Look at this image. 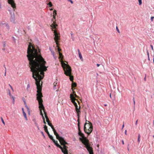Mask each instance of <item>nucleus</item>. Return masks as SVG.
I'll return each instance as SVG.
<instances>
[{
    "label": "nucleus",
    "mask_w": 154,
    "mask_h": 154,
    "mask_svg": "<svg viewBox=\"0 0 154 154\" xmlns=\"http://www.w3.org/2000/svg\"><path fill=\"white\" fill-rule=\"evenodd\" d=\"M46 63V62H29V67L31 69V71L32 72V77L36 81L37 89V99L38 102L40 114L42 117L44 124H46V122L42 110L43 111L44 113L46 112L42 103L43 101L42 98L43 96L41 93L42 86L40 85V82L44 76V72L47 70V67L45 66Z\"/></svg>",
    "instance_id": "1"
},
{
    "label": "nucleus",
    "mask_w": 154,
    "mask_h": 154,
    "mask_svg": "<svg viewBox=\"0 0 154 154\" xmlns=\"http://www.w3.org/2000/svg\"><path fill=\"white\" fill-rule=\"evenodd\" d=\"M59 137L62 138V140H59V138L58 139L57 138V139L59 140L61 145L62 146H60L58 143L57 141H56L54 140H53V141L57 147L61 149L62 152L64 154H67V149L66 146L65 145V144H67V143L66 142L63 138L60 137V136Z\"/></svg>",
    "instance_id": "2"
},
{
    "label": "nucleus",
    "mask_w": 154,
    "mask_h": 154,
    "mask_svg": "<svg viewBox=\"0 0 154 154\" xmlns=\"http://www.w3.org/2000/svg\"><path fill=\"white\" fill-rule=\"evenodd\" d=\"M59 137L62 138V140H59V138L58 139L57 138V139L59 140L61 145L62 146H60L58 143L57 141H56L54 140H53V141L57 147L61 149L62 152L64 154H67V149L66 146L65 145V144H67V143L66 142L63 138L60 137V136Z\"/></svg>",
    "instance_id": "3"
},
{
    "label": "nucleus",
    "mask_w": 154,
    "mask_h": 154,
    "mask_svg": "<svg viewBox=\"0 0 154 154\" xmlns=\"http://www.w3.org/2000/svg\"><path fill=\"white\" fill-rule=\"evenodd\" d=\"M51 20L53 22V23L51 25V26L53 28L52 30L54 31V39L57 45V47H58V40H60V35L56 31L53 30V29H57V25L56 23L55 19H54L53 18Z\"/></svg>",
    "instance_id": "4"
},
{
    "label": "nucleus",
    "mask_w": 154,
    "mask_h": 154,
    "mask_svg": "<svg viewBox=\"0 0 154 154\" xmlns=\"http://www.w3.org/2000/svg\"><path fill=\"white\" fill-rule=\"evenodd\" d=\"M89 123L85 122L84 125V130L85 133L88 135H90L93 131V126L92 123L89 121H88Z\"/></svg>",
    "instance_id": "5"
},
{
    "label": "nucleus",
    "mask_w": 154,
    "mask_h": 154,
    "mask_svg": "<svg viewBox=\"0 0 154 154\" xmlns=\"http://www.w3.org/2000/svg\"><path fill=\"white\" fill-rule=\"evenodd\" d=\"M45 116L46 119V122H48V125L51 126L52 128L53 131L54 132V135L56 136V138L58 139H59V140H62V139L61 138H60L59 137V135L57 134V133L56 132V131L54 128L53 125H52V124L50 122L49 119L48 117V116L47 115V114L46 112H44Z\"/></svg>",
    "instance_id": "6"
},
{
    "label": "nucleus",
    "mask_w": 154,
    "mask_h": 154,
    "mask_svg": "<svg viewBox=\"0 0 154 154\" xmlns=\"http://www.w3.org/2000/svg\"><path fill=\"white\" fill-rule=\"evenodd\" d=\"M79 140L82 141L83 143L85 146V148L87 149L88 151L93 149L92 147H91L88 143V141L87 140L85 135L84 137H79Z\"/></svg>",
    "instance_id": "7"
},
{
    "label": "nucleus",
    "mask_w": 154,
    "mask_h": 154,
    "mask_svg": "<svg viewBox=\"0 0 154 154\" xmlns=\"http://www.w3.org/2000/svg\"><path fill=\"white\" fill-rule=\"evenodd\" d=\"M72 69L71 67L68 64V77L71 82L73 81L74 77L72 75Z\"/></svg>",
    "instance_id": "8"
},
{
    "label": "nucleus",
    "mask_w": 154,
    "mask_h": 154,
    "mask_svg": "<svg viewBox=\"0 0 154 154\" xmlns=\"http://www.w3.org/2000/svg\"><path fill=\"white\" fill-rule=\"evenodd\" d=\"M66 62L67 63V64L65 63L64 61L62 60L61 61V64L64 71V74L67 76V62Z\"/></svg>",
    "instance_id": "9"
},
{
    "label": "nucleus",
    "mask_w": 154,
    "mask_h": 154,
    "mask_svg": "<svg viewBox=\"0 0 154 154\" xmlns=\"http://www.w3.org/2000/svg\"><path fill=\"white\" fill-rule=\"evenodd\" d=\"M8 2L11 5V7L13 8L14 10L15 11V9H16V5L14 0H8Z\"/></svg>",
    "instance_id": "10"
},
{
    "label": "nucleus",
    "mask_w": 154,
    "mask_h": 154,
    "mask_svg": "<svg viewBox=\"0 0 154 154\" xmlns=\"http://www.w3.org/2000/svg\"><path fill=\"white\" fill-rule=\"evenodd\" d=\"M72 95H71L70 97V100L72 102L74 105L75 108L78 107L77 103L75 102V100H77L78 101V100L76 99L75 97H73Z\"/></svg>",
    "instance_id": "11"
},
{
    "label": "nucleus",
    "mask_w": 154,
    "mask_h": 154,
    "mask_svg": "<svg viewBox=\"0 0 154 154\" xmlns=\"http://www.w3.org/2000/svg\"><path fill=\"white\" fill-rule=\"evenodd\" d=\"M77 125L78 129V135L81 137H84V134L82 132V131L81 130V126H80V124H78Z\"/></svg>",
    "instance_id": "12"
},
{
    "label": "nucleus",
    "mask_w": 154,
    "mask_h": 154,
    "mask_svg": "<svg viewBox=\"0 0 154 154\" xmlns=\"http://www.w3.org/2000/svg\"><path fill=\"white\" fill-rule=\"evenodd\" d=\"M1 25L3 26V27H5L7 29L9 30V26L8 23H1Z\"/></svg>",
    "instance_id": "13"
},
{
    "label": "nucleus",
    "mask_w": 154,
    "mask_h": 154,
    "mask_svg": "<svg viewBox=\"0 0 154 154\" xmlns=\"http://www.w3.org/2000/svg\"><path fill=\"white\" fill-rule=\"evenodd\" d=\"M71 89L72 91V93L70 94V96L72 95V97H73L75 98V97H77L78 96L76 95L75 91H74V89H72V88H71Z\"/></svg>",
    "instance_id": "14"
},
{
    "label": "nucleus",
    "mask_w": 154,
    "mask_h": 154,
    "mask_svg": "<svg viewBox=\"0 0 154 154\" xmlns=\"http://www.w3.org/2000/svg\"><path fill=\"white\" fill-rule=\"evenodd\" d=\"M72 82L71 88H72V89H75V88L77 86V84L76 82H74V81Z\"/></svg>",
    "instance_id": "15"
},
{
    "label": "nucleus",
    "mask_w": 154,
    "mask_h": 154,
    "mask_svg": "<svg viewBox=\"0 0 154 154\" xmlns=\"http://www.w3.org/2000/svg\"><path fill=\"white\" fill-rule=\"evenodd\" d=\"M80 106H79V108H78V107L75 108L77 114L81 113V111H80Z\"/></svg>",
    "instance_id": "16"
},
{
    "label": "nucleus",
    "mask_w": 154,
    "mask_h": 154,
    "mask_svg": "<svg viewBox=\"0 0 154 154\" xmlns=\"http://www.w3.org/2000/svg\"><path fill=\"white\" fill-rule=\"evenodd\" d=\"M22 110L23 114V115L24 116V118H25L26 120H27V118L26 115V113L24 111V109L23 108H22Z\"/></svg>",
    "instance_id": "17"
},
{
    "label": "nucleus",
    "mask_w": 154,
    "mask_h": 154,
    "mask_svg": "<svg viewBox=\"0 0 154 154\" xmlns=\"http://www.w3.org/2000/svg\"><path fill=\"white\" fill-rule=\"evenodd\" d=\"M58 51H59V56H60V57L59 58H61V60H62L63 55H62V54L60 52V51L61 50V49L60 48H58Z\"/></svg>",
    "instance_id": "18"
},
{
    "label": "nucleus",
    "mask_w": 154,
    "mask_h": 154,
    "mask_svg": "<svg viewBox=\"0 0 154 154\" xmlns=\"http://www.w3.org/2000/svg\"><path fill=\"white\" fill-rule=\"evenodd\" d=\"M57 11L56 10H54L53 13V17L54 19H55L56 16L57 15Z\"/></svg>",
    "instance_id": "19"
},
{
    "label": "nucleus",
    "mask_w": 154,
    "mask_h": 154,
    "mask_svg": "<svg viewBox=\"0 0 154 154\" xmlns=\"http://www.w3.org/2000/svg\"><path fill=\"white\" fill-rule=\"evenodd\" d=\"M8 93H9V96L13 99V101L14 102V97H13V96H12V95L11 94V91L9 90H8Z\"/></svg>",
    "instance_id": "20"
},
{
    "label": "nucleus",
    "mask_w": 154,
    "mask_h": 154,
    "mask_svg": "<svg viewBox=\"0 0 154 154\" xmlns=\"http://www.w3.org/2000/svg\"><path fill=\"white\" fill-rule=\"evenodd\" d=\"M59 88V85H57V86L54 85V90H56L57 91L58 90V89Z\"/></svg>",
    "instance_id": "21"
},
{
    "label": "nucleus",
    "mask_w": 154,
    "mask_h": 154,
    "mask_svg": "<svg viewBox=\"0 0 154 154\" xmlns=\"http://www.w3.org/2000/svg\"><path fill=\"white\" fill-rule=\"evenodd\" d=\"M79 54V57L80 59H81V60L82 61H83V57H82L81 54L79 53V54Z\"/></svg>",
    "instance_id": "22"
},
{
    "label": "nucleus",
    "mask_w": 154,
    "mask_h": 154,
    "mask_svg": "<svg viewBox=\"0 0 154 154\" xmlns=\"http://www.w3.org/2000/svg\"><path fill=\"white\" fill-rule=\"evenodd\" d=\"M59 83L58 82V80H57L56 82H54L53 85L54 86V85L57 86V85H58Z\"/></svg>",
    "instance_id": "23"
},
{
    "label": "nucleus",
    "mask_w": 154,
    "mask_h": 154,
    "mask_svg": "<svg viewBox=\"0 0 154 154\" xmlns=\"http://www.w3.org/2000/svg\"><path fill=\"white\" fill-rule=\"evenodd\" d=\"M44 130L46 132L48 131L47 127L45 125H44Z\"/></svg>",
    "instance_id": "24"
},
{
    "label": "nucleus",
    "mask_w": 154,
    "mask_h": 154,
    "mask_svg": "<svg viewBox=\"0 0 154 154\" xmlns=\"http://www.w3.org/2000/svg\"><path fill=\"white\" fill-rule=\"evenodd\" d=\"M140 134H139L138 136V139H137V141L139 143L140 141Z\"/></svg>",
    "instance_id": "25"
},
{
    "label": "nucleus",
    "mask_w": 154,
    "mask_h": 154,
    "mask_svg": "<svg viewBox=\"0 0 154 154\" xmlns=\"http://www.w3.org/2000/svg\"><path fill=\"white\" fill-rule=\"evenodd\" d=\"M88 152H89V154H94L93 149L88 151Z\"/></svg>",
    "instance_id": "26"
},
{
    "label": "nucleus",
    "mask_w": 154,
    "mask_h": 154,
    "mask_svg": "<svg viewBox=\"0 0 154 154\" xmlns=\"http://www.w3.org/2000/svg\"><path fill=\"white\" fill-rule=\"evenodd\" d=\"M49 138L51 139L52 141H53V140H54V139H53V137L51 136V135H50V136H48Z\"/></svg>",
    "instance_id": "27"
},
{
    "label": "nucleus",
    "mask_w": 154,
    "mask_h": 154,
    "mask_svg": "<svg viewBox=\"0 0 154 154\" xmlns=\"http://www.w3.org/2000/svg\"><path fill=\"white\" fill-rule=\"evenodd\" d=\"M139 2V5H141L142 4V0H138Z\"/></svg>",
    "instance_id": "28"
},
{
    "label": "nucleus",
    "mask_w": 154,
    "mask_h": 154,
    "mask_svg": "<svg viewBox=\"0 0 154 154\" xmlns=\"http://www.w3.org/2000/svg\"><path fill=\"white\" fill-rule=\"evenodd\" d=\"M48 5H49V7H51L52 6V3L51 2H49Z\"/></svg>",
    "instance_id": "29"
},
{
    "label": "nucleus",
    "mask_w": 154,
    "mask_h": 154,
    "mask_svg": "<svg viewBox=\"0 0 154 154\" xmlns=\"http://www.w3.org/2000/svg\"><path fill=\"white\" fill-rule=\"evenodd\" d=\"M77 114V119H80V113H78V114Z\"/></svg>",
    "instance_id": "30"
},
{
    "label": "nucleus",
    "mask_w": 154,
    "mask_h": 154,
    "mask_svg": "<svg viewBox=\"0 0 154 154\" xmlns=\"http://www.w3.org/2000/svg\"><path fill=\"white\" fill-rule=\"evenodd\" d=\"M71 38L72 39V40L73 41L74 40V38L73 37V34L72 33H71Z\"/></svg>",
    "instance_id": "31"
},
{
    "label": "nucleus",
    "mask_w": 154,
    "mask_h": 154,
    "mask_svg": "<svg viewBox=\"0 0 154 154\" xmlns=\"http://www.w3.org/2000/svg\"><path fill=\"white\" fill-rule=\"evenodd\" d=\"M33 120L34 121L35 124L36 125V126H37V127L38 129H39V128H38V124L35 121V120Z\"/></svg>",
    "instance_id": "32"
},
{
    "label": "nucleus",
    "mask_w": 154,
    "mask_h": 154,
    "mask_svg": "<svg viewBox=\"0 0 154 154\" xmlns=\"http://www.w3.org/2000/svg\"><path fill=\"white\" fill-rule=\"evenodd\" d=\"M1 120L2 122V123L4 124V125H5V122L4 121V120L3 119V118L2 117H1Z\"/></svg>",
    "instance_id": "33"
},
{
    "label": "nucleus",
    "mask_w": 154,
    "mask_h": 154,
    "mask_svg": "<svg viewBox=\"0 0 154 154\" xmlns=\"http://www.w3.org/2000/svg\"><path fill=\"white\" fill-rule=\"evenodd\" d=\"M116 30L118 32V33H119L120 31H119V29H118L117 26L116 27Z\"/></svg>",
    "instance_id": "34"
},
{
    "label": "nucleus",
    "mask_w": 154,
    "mask_h": 154,
    "mask_svg": "<svg viewBox=\"0 0 154 154\" xmlns=\"http://www.w3.org/2000/svg\"><path fill=\"white\" fill-rule=\"evenodd\" d=\"M133 102H134V105L135 104V98H134V96L133 97Z\"/></svg>",
    "instance_id": "35"
},
{
    "label": "nucleus",
    "mask_w": 154,
    "mask_h": 154,
    "mask_svg": "<svg viewBox=\"0 0 154 154\" xmlns=\"http://www.w3.org/2000/svg\"><path fill=\"white\" fill-rule=\"evenodd\" d=\"M154 18V17L153 16H152L151 17V20L152 21L153 20V19Z\"/></svg>",
    "instance_id": "36"
},
{
    "label": "nucleus",
    "mask_w": 154,
    "mask_h": 154,
    "mask_svg": "<svg viewBox=\"0 0 154 154\" xmlns=\"http://www.w3.org/2000/svg\"><path fill=\"white\" fill-rule=\"evenodd\" d=\"M77 121L78 122V124H80V119H77Z\"/></svg>",
    "instance_id": "37"
},
{
    "label": "nucleus",
    "mask_w": 154,
    "mask_h": 154,
    "mask_svg": "<svg viewBox=\"0 0 154 154\" xmlns=\"http://www.w3.org/2000/svg\"><path fill=\"white\" fill-rule=\"evenodd\" d=\"M146 52H147V55L148 57H149V52L148 51V50H146Z\"/></svg>",
    "instance_id": "38"
},
{
    "label": "nucleus",
    "mask_w": 154,
    "mask_h": 154,
    "mask_svg": "<svg viewBox=\"0 0 154 154\" xmlns=\"http://www.w3.org/2000/svg\"><path fill=\"white\" fill-rule=\"evenodd\" d=\"M68 2H70L72 4L73 3V2L72 0H68Z\"/></svg>",
    "instance_id": "39"
},
{
    "label": "nucleus",
    "mask_w": 154,
    "mask_h": 154,
    "mask_svg": "<svg viewBox=\"0 0 154 154\" xmlns=\"http://www.w3.org/2000/svg\"><path fill=\"white\" fill-rule=\"evenodd\" d=\"M9 86H10V88H11V89H12V90L13 91L14 90H13V88L12 87V86L10 85V84H9Z\"/></svg>",
    "instance_id": "40"
},
{
    "label": "nucleus",
    "mask_w": 154,
    "mask_h": 154,
    "mask_svg": "<svg viewBox=\"0 0 154 154\" xmlns=\"http://www.w3.org/2000/svg\"><path fill=\"white\" fill-rule=\"evenodd\" d=\"M77 51H78V54H79V53H81V52L80 51V50H79V49H78Z\"/></svg>",
    "instance_id": "41"
},
{
    "label": "nucleus",
    "mask_w": 154,
    "mask_h": 154,
    "mask_svg": "<svg viewBox=\"0 0 154 154\" xmlns=\"http://www.w3.org/2000/svg\"><path fill=\"white\" fill-rule=\"evenodd\" d=\"M46 132L47 134H48V136H49L50 135L48 131Z\"/></svg>",
    "instance_id": "42"
},
{
    "label": "nucleus",
    "mask_w": 154,
    "mask_h": 154,
    "mask_svg": "<svg viewBox=\"0 0 154 154\" xmlns=\"http://www.w3.org/2000/svg\"><path fill=\"white\" fill-rule=\"evenodd\" d=\"M41 134H42V135L44 136V137H45V135L44 134V133L42 131H41Z\"/></svg>",
    "instance_id": "43"
},
{
    "label": "nucleus",
    "mask_w": 154,
    "mask_h": 154,
    "mask_svg": "<svg viewBox=\"0 0 154 154\" xmlns=\"http://www.w3.org/2000/svg\"><path fill=\"white\" fill-rule=\"evenodd\" d=\"M26 108L27 109L28 111V112H29V108L28 107V106H26Z\"/></svg>",
    "instance_id": "44"
},
{
    "label": "nucleus",
    "mask_w": 154,
    "mask_h": 154,
    "mask_svg": "<svg viewBox=\"0 0 154 154\" xmlns=\"http://www.w3.org/2000/svg\"><path fill=\"white\" fill-rule=\"evenodd\" d=\"M150 47L151 48L152 50L153 51V46L152 45H150Z\"/></svg>",
    "instance_id": "45"
},
{
    "label": "nucleus",
    "mask_w": 154,
    "mask_h": 154,
    "mask_svg": "<svg viewBox=\"0 0 154 154\" xmlns=\"http://www.w3.org/2000/svg\"><path fill=\"white\" fill-rule=\"evenodd\" d=\"M5 73L4 76H6V67H5Z\"/></svg>",
    "instance_id": "46"
},
{
    "label": "nucleus",
    "mask_w": 154,
    "mask_h": 154,
    "mask_svg": "<svg viewBox=\"0 0 154 154\" xmlns=\"http://www.w3.org/2000/svg\"><path fill=\"white\" fill-rule=\"evenodd\" d=\"M137 122H138V120H136V122H135V124L136 125H137Z\"/></svg>",
    "instance_id": "47"
},
{
    "label": "nucleus",
    "mask_w": 154,
    "mask_h": 154,
    "mask_svg": "<svg viewBox=\"0 0 154 154\" xmlns=\"http://www.w3.org/2000/svg\"><path fill=\"white\" fill-rule=\"evenodd\" d=\"M124 122H123V125L122 126V129L124 128Z\"/></svg>",
    "instance_id": "48"
},
{
    "label": "nucleus",
    "mask_w": 154,
    "mask_h": 154,
    "mask_svg": "<svg viewBox=\"0 0 154 154\" xmlns=\"http://www.w3.org/2000/svg\"><path fill=\"white\" fill-rule=\"evenodd\" d=\"M100 65V64H97V67H99Z\"/></svg>",
    "instance_id": "49"
},
{
    "label": "nucleus",
    "mask_w": 154,
    "mask_h": 154,
    "mask_svg": "<svg viewBox=\"0 0 154 154\" xmlns=\"http://www.w3.org/2000/svg\"><path fill=\"white\" fill-rule=\"evenodd\" d=\"M125 135H127V130H125Z\"/></svg>",
    "instance_id": "50"
},
{
    "label": "nucleus",
    "mask_w": 154,
    "mask_h": 154,
    "mask_svg": "<svg viewBox=\"0 0 154 154\" xmlns=\"http://www.w3.org/2000/svg\"><path fill=\"white\" fill-rule=\"evenodd\" d=\"M122 144L123 145V144H124V141H123V140H122Z\"/></svg>",
    "instance_id": "51"
},
{
    "label": "nucleus",
    "mask_w": 154,
    "mask_h": 154,
    "mask_svg": "<svg viewBox=\"0 0 154 154\" xmlns=\"http://www.w3.org/2000/svg\"><path fill=\"white\" fill-rule=\"evenodd\" d=\"M85 119H86V122H88V120H86V116H85Z\"/></svg>",
    "instance_id": "52"
},
{
    "label": "nucleus",
    "mask_w": 154,
    "mask_h": 154,
    "mask_svg": "<svg viewBox=\"0 0 154 154\" xmlns=\"http://www.w3.org/2000/svg\"><path fill=\"white\" fill-rule=\"evenodd\" d=\"M109 96H110V97L111 98V93L110 94Z\"/></svg>",
    "instance_id": "53"
},
{
    "label": "nucleus",
    "mask_w": 154,
    "mask_h": 154,
    "mask_svg": "<svg viewBox=\"0 0 154 154\" xmlns=\"http://www.w3.org/2000/svg\"><path fill=\"white\" fill-rule=\"evenodd\" d=\"M153 63H154V56H153Z\"/></svg>",
    "instance_id": "54"
},
{
    "label": "nucleus",
    "mask_w": 154,
    "mask_h": 154,
    "mask_svg": "<svg viewBox=\"0 0 154 154\" xmlns=\"http://www.w3.org/2000/svg\"><path fill=\"white\" fill-rule=\"evenodd\" d=\"M148 57V59L149 60H150V59H149V57Z\"/></svg>",
    "instance_id": "55"
},
{
    "label": "nucleus",
    "mask_w": 154,
    "mask_h": 154,
    "mask_svg": "<svg viewBox=\"0 0 154 154\" xmlns=\"http://www.w3.org/2000/svg\"><path fill=\"white\" fill-rule=\"evenodd\" d=\"M104 105V106H107V104H105Z\"/></svg>",
    "instance_id": "56"
},
{
    "label": "nucleus",
    "mask_w": 154,
    "mask_h": 154,
    "mask_svg": "<svg viewBox=\"0 0 154 154\" xmlns=\"http://www.w3.org/2000/svg\"><path fill=\"white\" fill-rule=\"evenodd\" d=\"M29 85H27V88H29Z\"/></svg>",
    "instance_id": "57"
},
{
    "label": "nucleus",
    "mask_w": 154,
    "mask_h": 154,
    "mask_svg": "<svg viewBox=\"0 0 154 154\" xmlns=\"http://www.w3.org/2000/svg\"><path fill=\"white\" fill-rule=\"evenodd\" d=\"M53 9L52 8H51V9H50V10H53Z\"/></svg>",
    "instance_id": "58"
},
{
    "label": "nucleus",
    "mask_w": 154,
    "mask_h": 154,
    "mask_svg": "<svg viewBox=\"0 0 154 154\" xmlns=\"http://www.w3.org/2000/svg\"><path fill=\"white\" fill-rule=\"evenodd\" d=\"M128 150H129V148H128Z\"/></svg>",
    "instance_id": "59"
},
{
    "label": "nucleus",
    "mask_w": 154,
    "mask_h": 154,
    "mask_svg": "<svg viewBox=\"0 0 154 154\" xmlns=\"http://www.w3.org/2000/svg\"><path fill=\"white\" fill-rule=\"evenodd\" d=\"M1 5H0V8H1Z\"/></svg>",
    "instance_id": "60"
},
{
    "label": "nucleus",
    "mask_w": 154,
    "mask_h": 154,
    "mask_svg": "<svg viewBox=\"0 0 154 154\" xmlns=\"http://www.w3.org/2000/svg\"><path fill=\"white\" fill-rule=\"evenodd\" d=\"M144 80H146V77H145V78H144Z\"/></svg>",
    "instance_id": "61"
},
{
    "label": "nucleus",
    "mask_w": 154,
    "mask_h": 154,
    "mask_svg": "<svg viewBox=\"0 0 154 154\" xmlns=\"http://www.w3.org/2000/svg\"><path fill=\"white\" fill-rule=\"evenodd\" d=\"M153 125H154V120H153Z\"/></svg>",
    "instance_id": "62"
},
{
    "label": "nucleus",
    "mask_w": 154,
    "mask_h": 154,
    "mask_svg": "<svg viewBox=\"0 0 154 154\" xmlns=\"http://www.w3.org/2000/svg\"><path fill=\"white\" fill-rule=\"evenodd\" d=\"M24 103H25V104H26V102H24Z\"/></svg>",
    "instance_id": "63"
},
{
    "label": "nucleus",
    "mask_w": 154,
    "mask_h": 154,
    "mask_svg": "<svg viewBox=\"0 0 154 154\" xmlns=\"http://www.w3.org/2000/svg\"><path fill=\"white\" fill-rule=\"evenodd\" d=\"M153 138H154V135L153 136Z\"/></svg>",
    "instance_id": "64"
}]
</instances>
